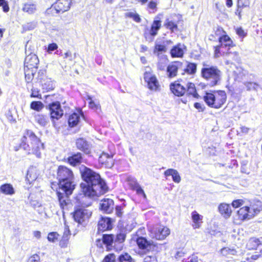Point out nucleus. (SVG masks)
<instances>
[{"label":"nucleus","mask_w":262,"mask_h":262,"mask_svg":"<svg viewBox=\"0 0 262 262\" xmlns=\"http://www.w3.org/2000/svg\"><path fill=\"white\" fill-rule=\"evenodd\" d=\"M226 59V64H232L233 61H236L238 59V54L236 52H228L223 55Z\"/></svg>","instance_id":"31"},{"label":"nucleus","mask_w":262,"mask_h":262,"mask_svg":"<svg viewBox=\"0 0 262 262\" xmlns=\"http://www.w3.org/2000/svg\"><path fill=\"white\" fill-rule=\"evenodd\" d=\"M187 92L189 95H191L196 97L198 94L196 93L195 85L192 83H188L187 84Z\"/></svg>","instance_id":"41"},{"label":"nucleus","mask_w":262,"mask_h":262,"mask_svg":"<svg viewBox=\"0 0 262 262\" xmlns=\"http://www.w3.org/2000/svg\"><path fill=\"white\" fill-rule=\"evenodd\" d=\"M161 21L160 20H154L150 30V34L155 36L157 34L158 30L161 28Z\"/></svg>","instance_id":"36"},{"label":"nucleus","mask_w":262,"mask_h":262,"mask_svg":"<svg viewBox=\"0 0 262 262\" xmlns=\"http://www.w3.org/2000/svg\"><path fill=\"white\" fill-rule=\"evenodd\" d=\"M92 213L91 210L81 207L75 210L73 217L74 220L78 224H82L89 220L92 215Z\"/></svg>","instance_id":"7"},{"label":"nucleus","mask_w":262,"mask_h":262,"mask_svg":"<svg viewBox=\"0 0 262 262\" xmlns=\"http://www.w3.org/2000/svg\"><path fill=\"white\" fill-rule=\"evenodd\" d=\"M24 71L26 81L29 83L32 80L36 70L24 68Z\"/></svg>","instance_id":"37"},{"label":"nucleus","mask_w":262,"mask_h":262,"mask_svg":"<svg viewBox=\"0 0 262 262\" xmlns=\"http://www.w3.org/2000/svg\"><path fill=\"white\" fill-rule=\"evenodd\" d=\"M236 251L233 249L224 248L221 249V253L224 256H228L230 255H235Z\"/></svg>","instance_id":"45"},{"label":"nucleus","mask_w":262,"mask_h":262,"mask_svg":"<svg viewBox=\"0 0 262 262\" xmlns=\"http://www.w3.org/2000/svg\"><path fill=\"white\" fill-rule=\"evenodd\" d=\"M70 235L71 233L69 228L66 224H65L64 230L62 237L69 239Z\"/></svg>","instance_id":"57"},{"label":"nucleus","mask_w":262,"mask_h":262,"mask_svg":"<svg viewBox=\"0 0 262 262\" xmlns=\"http://www.w3.org/2000/svg\"><path fill=\"white\" fill-rule=\"evenodd\" d=\"M191 219L192 220V227L194 229L199 228L202 223L203 216L200 215L196 211L191 213Z\"/></svg>","instance_id":"23"},{"label":"nucleus","mask_w":262,"mask_h":262,"mask_svg":"<svg viewBox=\"0 0 262 262\" xmlns=\"http://www.w3.org/2000/svg\"><path fill=\"white\" fill-rule=\"evenodd\" d=\"M170 90L173 94L178 96L183 95L186 92V88L180 83L171 84Z\"/></svg>","instance_id":"19"},{"label":"nucleus","mask_w":262,"mask_h":262,"mask_svg":"<svg viewBox=\"0 0 262 262\" xmlns=\"http://www.w3.org/2000/svg\"><path fill=\"white\" fill-rule=\"evenodd\" d=\"M35 121L40 126H45L49 122V118L47 115L38 113L35 115Z\"/></svg>","instance_id":"29"},{"label":"nucleus","mask_w":262,"mask_h":262,"mask_svg":"<svg viewBox=\"0 0 262 262\" xmlns=\"http://www.w3.org/2000/svg\"><path fill=\"white\" fill-rule=\"evenodd\" d=\"M159 60L157 63V68L159 70L164 71L168 63V59L165 56L162 55L158 57Z\"/></svg>","instance_id":"32"},{"label":"nucleus","mask_w":262,"mask_h":262,"mask_svg":"<svg viewBox=\"0 0 262 262\" xmlns=\"http://www.w3.org/2000/svg\"><path fill=\"white\" fill-rule=\"evenodd\" d=\"M196 64L189 62L187 64L184 71L188 74H193L196 72Z\"/></svg>","instance_id":"40"},{"label":"nucleus","mask_w":262,"mask_h":262,"mask_svg":"<svg viewBox=\"0 0 262 262\" xmlns=\"http://www.w3.org/2000/svg\"><path fill=\"white\" fill-rule=\"evenodd\" d=\"M201 75L207 81L208 85L213 86L217 85L221 80L222 72L216 66L203 64Z\"/></svg>","instance_id":"4"},{"label":"nucleus","mask_w":262,"mask_h":262,"mask_svg":"<svg viewBox=\"0 0 262 262\" xmlns=\"http://www.w3.org/2000/svg\"><path fill=\"white\" fill-rule=\"evenodd\" d=\"M125 238V236L123 233H120L116 236V241H117L119 243H122Z\"/></svg>","instance_id":"61"},{"label":"nucleus","mask_w":262,"mask_h":262,"mask_svg":"<svg viewBox=\"0 0 262 262\" xmlns=\"http://www.w3.org/2000/svg\"><path fill=\"white\" fill-rule=\"evenodd\" d=\"M218 209L225 218L229 217L231 214L232 210L229 204L222 203L219 206Z\"/></svg>","instance_id":"21"},{"label":"nucleus","mask_w":262,"mask_h":262,"mask_svg":"<svg viewBox=\"0 0 262 262\" xmlns=\"http://www.w3.org/2000/svg\"><path fill=\"white\" fill-rule=\"evenodd\" d=\"M20 146L28 154L34 155L38 158H41V152L44 149L43 144L30 130H27L24 133Z\"/></svg>","instance_id":"2"},{"label":"nucleus","mask_w":262,"mask_h":262,"mask_svg":"<svg viewBox=\"0 0 262 262\" xmlns=\"http://www.w3.org/2000/svg\"><path fill=\"white\" fill-rule=\"evenodd\" d=\"M57 194L58 195L60 207L63 209L69 203V200L68 199V196L69 195H67L64 192L59 189V191H57Z\"/></svg>","instance_id":"22"},{"label":"nucleus","mask_w":262,"mask_h":262,"mask_svg":"<svg viewBox=\"0 0 262 262\" xmlns=\"http://www.w3.org/2000/svg\"><path fill=\"white\" fill-rule=\"evenodd\" d=\"M58 46L56 43H52L48 45L47 52L49 54H51L52 52L57 50Z\"/></svg>","instance_id":"54"},{"label":"nucleus","mask_w":262,"mask_h":262,"mask_svg":"<svg viewBox=\"0 0 262 262\" xmlns=\"http://www.w3.org/2000/svg\"><path fill=\"white\" fill-rule=\"evenodd\" d=\"M0 7H3L4 12H8L9 11V7L8 2L5 0H0Z\"/></svg>","instance_id":"53"},{"label":"nucleus","mask_w":262,"mask_h":262,"mask_svg":"<svg viewBox=\"0 0 262 262\" xmlns=\"http://www.w3.org/2000/svg\"><path fill=\"white\" fill-rule=\"evenodd\" d=\"M244 201L242 200H236L232 202V205L233 207L237 208L243 204Z\"/></svg>","instance_id":"60"},{"label":"nucleus","mask_w":262,"mask_h":262,"mask_svg":"<svg viewBox=\"0 0 262 262\" xmlns=\"http://www.w3.org/2000/svg\"><path fill=\"white\" fill-rule=\"evenodd\" d=\"M69 58V59L70 60V61H72L73 59V56H72V53L68 51H67L64 54V56H63V58L64 59H66V58Z\"/></svg>","instance_id":"64"},{"label":"nucleus","mask_w":262,"mask_h":262,"mask_svg":"<svg viewBox=\"0 0 262 262\" xmlns=\"http://www.w3.org/2000/svg\"><path fill=\"white\" fill-rule=\"evenodd\" d=\"M112 220L107 217H101L98 222V230L99 231H104L110 230L112 228Z\"/></svg>","instance_id":"16"},{"label":"nucleus","mask_w":262,"mask_h":262,"mask_svg":"<svg viewBox=\"0 0 262 262\" xmlns=\"http://www.w3.org/2000/svg\"><path fill=\"white\" fill-rule=\"evenodd\" d=\"M31 91H32V93H31V97H37V98H39V96H40V94H39V90L36 89V88H32L31 89Z\"/></svg>","instance_id":"59"},{"label":"nucleus","mask_w":262,"mask_h":262,"mask_svg":"<svg viewBox=\"0 0 262 262\" xmlns=\"http://www.w3.org/2000/svg\"><path fill=\"white\" fill-rule=\"evenodd\" d=\"M143 262H157V260L155 256L149 255L144 258Z\"/></svg>","instance_id":"58"},{"label":"nucleus","mask_w":262,"mask_h":262,"mask_svg":"<svg viewBox=\"0 0 262 262\" xmlns=\"http://www.w3.org/2000/svg\"><path fill=\"white\" fill-rule=\"evenodd\" d=\"M133 189L136 190V192L138 194H142L144 198H146V194L144 193L143 189L141 188L140 185L136 182H134V185L133 186Z\"/></svg>","instance_id":"47"},{"label":"nucleus","mask_w":262,"mask_h":262,"mask_svg":"<svg viewBox=\"0 0 262 262\" xmlns=\"http://www.w3.org/2000/svg\"><path fill=\"white\" fill-rule=\"evenodd\" d=\"M51 118L54 122V119L58 120L63 114L59 102H53L49 105Z\"/></svg>","instance_id":"9"},{"label":"nucleus","mask_w":262,"mask_h":262,"mask_svg":"<svg viewBox=\"0 0 262 262\" xmlns=\"http://www.w3.org/2000/svg\"><path fill=\"white\" fill-rule=\"evenodd\" d=\"M116 214L118 217H121L123 214L122 208L121 206H117L116 207Z\"/></svg>","instance_id":"63"},{"label":"nucleus","mask_w":262,"mask_h":262,"mask_svg":"<svg viewBox=\"0 0 262 262\" xmlns=\"http://www.w3.org/2000/svg\"><path fill=\"white\" fill-rule=\"evenodd\" d=\"M69 239L67 238L62 237L59 241V246L61 248H66L68 246L69 244Z\"/></svg>","instance_id":"55"},{"label":"nucleus","mask_w":262,"mask_h":262,"mask_svg":"<svg viewBox=\"0 0 262 262\" xmlns=\"http://www.w3.org/2000/svg\"><path fill=\"white\" fill-rule=\"evenodd\" d=\"M0 192L6 195H13L15 193V190L13 186L8 183L1 186Z\"/></svg>","instance_id":"30"},{"label":"nucleus","mask_w":262,"mask_h":262,"mask_svg":"<svg viewBox=\"0 0 262 262\" xmlns=\"http://www.w3.org/2000/svg\"><path fill=\"white\" fill-rule=\"evenodd\" d=\"M76 145L78 149L82 151L86 154H89L91 152V144L83 138H80L76 140Z\"/></svg>","instance_id":"15"},{"label":"nucleus","mask_w":262,"mask_h":262,"mask_svg":"<svg viewBox=\"0 0 262 262\" xmlns=\"http://www.w3.org/2000/svg\"><path fill=\"white\" fill-rule=\"evenodd\" d=\"M36 27V23L35 22H30L24 24L23 26V28L24 31H30L34 29Z\"/></svg>","instance_id":"49"},{"label":"nucleus","mask_w":262,"mask_h":262,"mask_svg":"<svg viewBox=\"0 0 262 262\" xmlns=\"http://www.w3.org/2000/svg\"><path fill=\"white\" fill-rule=\"evenodd\" d=\"M118 262H135V260L127 253L121 254L118 257Z\"/></svg>","instance_id":"38"},{"label":"nucleus","mask_w":262,"mask_h":262,"mask_svg":"<svg viewBox=\"0 0 262 262\" xmlns=\"http://www.w3.org/2000/svg\"><path fill=\"white\" fill-rule=\"evenodd\" d=\"M38 63L37 56L34 54H30L25 58L24 68L36 70Z\"/></svg>","instance_id":"11"},{"label":"nucleus","mask_w":262,"mask_h":262,"mask_svg":"<svg viewBox=\"0 0 262 262\" xmlns=\"http://www.w3.org/2000/svg\"><path fill=\"white\" fill-rule=\"evenodd\" d=\"M38 176V170L35 167H30L27 172L26 180L30 184L35 181Z\"/></svg>","instance_id":"20"},{"label":"nucleus","mask_w":262,"mask_h":262,"mask_svg":"<svg viewBox=\"0 0 262 262\" xmlns=\"http://www.w3.org/2000/svg\"><path fill=\"white\" fill-rule=\"evenodd\" d=\"M59 235L56 232H50L48 235V240L52 243H56L58 241Z\"/></svg>","instance_id":"46"},{"label":"nucleus","mask_w":262,"mask_h":262,"mask_svg":"<svg viewBox=\"0 0 262 262\" xmlns=\"http://www.w3.org/2000/svg\"><path fill=\"white\" fill-rule=\"evenodd\" d=\"M236 70L233 71L235 75L236 76V79H241L242 76L244 75V71L241 67H235Z\"/></svg>","instance_id":"50"},{"label":"nucleus","mask_w":262,"mask_h":262,"mask_svg":"<svg viewBox=\"0 0 262 262\" xmlns=\"http://www.w3.org/2000/svg\"><path fill=\"white\" fill-rule=\"evenodd\" d=\"M222 48L221 45L214 47V57H219L220 56V49Z\"/></svg>","instance_id":"62"},{"label":"nucleus","mask_w":262,"mask_h":262,"mask_svg":"<svg viewBox=\"0 0 262 262\" xmlns=\"http://www.w3.org/2000/svg\"><path fill=\"white\" fill-rule=\"evenodd\" d=\"M116 255L113 253H110L106 255L102 262H115Z\"/></svg>","instance_id":"51"},{"label":"nucleus","mask_w":262,"mask_h":262,"mask_svg":"<svg viewBox=\"0 0 262 262\" xmlns=\"http://www.w3.org/2000/svg\"><path fill=\"white\" fill-rule=\"evenodd\" d=\"M250 5L249 0H237L238 8H244L248 7Z\"/></svg>","instance_id":"52"},{"label":"nucleus","mask_w":262,"mask_h":262,"mask_svg":"<svg viewBox=\"0 0 262 262\" xmlns=\"http://www.w3.org/2000/svg\"><path fill=\"white\" fill-rule=\"evenodd\" d=\"M248 91L256 90L257 91L258 85L255 82H247L244 83Z\"/></svg>","instance_id":"48"},{"label":"nucleus","mask_w":262,"mask_h":262,"mask_svg":"<svg viewBox=\"0 0 262 262\" xmlns=\"http://www.w3.org/2000/svg\"><path fill=\"white\" fill-rule=\"evenodd\" d=\"M114 238V236L113 234H103L102 238L103 242L108 246L112 245Z\"/></svg>","instance_id":"42"},{"label":"nucleus","mask_w":262,"mask_h":262,"mask_svg":"<svg viewBox=\"0 0 262 262\" xmlns=\"http://www.w3.org/2000/svg\"><path fill=\"white\" fill-rule=\"evenodd\" d=\"M237 215L238 218L243 221L250 220L253 217V214L250 212L248 206L241 208L237 211Z\"/></svg>","instance_id":"18"},{"label":"nucleus","mask_w":262,"mask_h":262,"mask_svg":"<svg viewBox=\"0 0 262 262\" xmlns=\"http://www.w3.org/2000/svg\"><path fill=\"white\" fill-rule=\"evenodd\" d=\"M219 42L222 47L232 46V41L227 35H223L220 37Z\"/></svg>","instance_id":"34"},{"label":"nucleus","mask_w":262,"mask_h":262,"mask_svg":"<svg viewBox=\"0 0 262 262\" xmlns=\"http://www.w3.org/2000/svg\"><path fill=\"white\" fill-rule=\"evenodd\" d=\"M164 175L166 177L171 176L172 180L177 183H179L181 180L178 171L174 169H168L164 172Z\"/></svg>","instance_id":"25"},{"label":"nucleus","mask_w":262,"mask_h":262,"mask_svg":"<svg viewBox=\"0 0 262 262\" xmlns=\"http://www.w3.org/2000/svg\"><path fill=\"white\" fill-rule=\"evenodd\" d=\"M249 211L253 214V217L257 214L261 209V203L259 201L256 202V203L251 204L249 207Z\"/></svg>","instance_id":"35"},{"label":"nucleus","mask_w":262,"mask_h":262,"mask_svg":"<svg viewBox=\"0 0 262 262\" xmlns=\"http://www.w3.org/2000/svg\"><path fill=\"white\" fill-rule=\"evenodd\" d=\"M114 207V203L113 200L104 199L100 203V208L106 213H111Z\"/></svg>","instance_id":"17"},{"label":"nucleus","mask_w":262,"mask_h":262,"mask_svg":"<svg viewBox=\"0 0 262 262\" xmlns=\"http://www.w3.org/2000/svg\"><path fill=\"white\" fill-rule=\"evenodd\" d=\"M184 46L181 44H178V45L173 47L171 50L170 54L172 57H181L183 55V48Z\"/></svg>","instance_id":"28"},{"label":"nucleus","mask_w":262,"mask_h":262,"mask_svg":"<svg viewBox=\"0 0 262 262\" xmlns=\"http://www.w3.org/2000/svg\"><path fill=\"white\" fill-rule=\"evenodd\" d=\"M262 237L257 238L256 237L250 238L247 244V247L249 250L256 249L259 245H262Z\"/></svg>","instance_id":"24"},{"label":"nucleus","mask_w":262,"mask_h":262,"mask_svg":"<svg viewBox=\"0 0 262 262\" xmlns=\"http://www.w3.org/2000/svg\"><path fill=\"white\" fill-rule=\"evenodd\" d=\"M144 78L147 83L148 88L153 91H157L159 88V84L156 77L150 73L145 72Z\"/></svg>","instance_id":"10"},{"label":"nucleus","mask_w":262,"mask_h":262,"mask_svg":"<svg viewBox=\"0 0 262 262\" xmlns=\"http://www.w3.org/2000/svg\"><path fill=\"white\" fill-rule=\"evenodd\" d=\"M73 0H57L54 7L57 13H63L68 11L71 6Z\"/></svg>","instance_id":"12"},{"label":"nucleus","mask_w":262,"mask_h":262,"mask_svg":"<svg viewBox=\"0 0 262 262\" xmlns=\"http://www.w3.org/2000/svg\"><path fill=\"white\" fill-rule=\"evenodd\" d=\"M68 162L73 166H76L81 163L82 154L80 152H77L69 157L68 159Z\"/></svg>","instance_id":"27"},{"label":"nucleus","mask_w":262,"mask_h":262,"mask_svg":"<svg viewBox=\"0 0 262 262\" xmlns=\"http://www.w3.org/2000/svg\"><path fill=\"white\" fill-rule=\"evenodd\" d=\"M37 82L41 85L43 92H48L54 89V84L51 78L46 75L45 70H40L36 77Z\"/></svg>","instance_id":"6"},{"label":"nucleus","mask_w":262,"mask_h":262,"mask_svg":"<svg viewBox=\"0 0 262 262\" xmlns=\"http://www.w3.org/2000/svg\"><path fill=\"white\" fill-rule=\"evenodd\" d=\"M180 62H172L166 68V75L168 78H172L177 75L179 69L182 67Z\"/></svg>","instance_id":"13"},{"label":"nucleus","mask_w":262,"mask_h":262,"mask_svg":"<svg viewBox=\"0 0 262 262\" xmlns=\"http://www.w3.org/2000/svg\"><path fill=\"white\" fill-rule=\"evenodd\" d=\"M81 173L85 183H81L80 186L85 196H98L108 191V187L99 173L87 167H84Z\"/></svg>","instance_id":"1"},{"label":"nucleus","mask_w":262,"mask_h":262,"mask_svg":"<svg viewBox=\"0 0 262 262\" xmlns=\"http://www.w3.org/2000/svg\"><path fill=\"white\" fill-rule=\"evenodd\" d=\"M27 262H40V257L37 254H34L29 257Z\"/></svg>","instance_id":"56"},{"label":"nucleus","mask_w":262,"mask_h":262,"mask_svg":"<svg viewBox=\"0 0 262 262\" xmlns=\"http://www.w3.org/2000/svg\"><path fill=\"white\" fill-rule=\"evenodd\" d=\"M164 25L167 29H170L172 31L177 30L178 29L177 25L169 19L166 20Z\"/></svg>","instance_id":"43"},{"label":"nucleus","mask_w":262,"mask_h":262,"mask_svg":"<svg viewBox=\"0 0 262 262\" xmlns=\"http://www.w3.org/2000/svg\"><path fill=\"white\" fill-rule=\"evenodd\" d=\"M227 96L225 91L206 92L203 97L206 103L211 107L219 108L225 103Z\"/></svg>","instance_id":"5"},{"label":"nucleus","mask_w":262,"mask_h":262,"mask_svg":"<svg viewBox=\"0 0 262 262\" xmlns=\"http://www.w3.org/2000/svg\"><path fill=\"white\" fill-rule=\"evenodd\" d=\"M136 242L140 249L146 250L147 251H149L156 246L153 242L148 241L145 238L143 237H138Z\"/></svg>","instance_id":"14"},{"label":"nucleus","mask_w":262,"mask_h":262,"mask_svg":"<svg viewBox=\"0 0 262 262\" xmlns=\"http://www.w3.org/2000/svg\"><path fill=\"white\" fill-rule=\"evenodd\" d=\"M37 10V6L35 4L26 3L23 5L22 11L28 14H33Z\"/></svg>","instance_id":"26"},{"label":"nucleus","mask_w":262,"mask_h":262,"mask_svg":"<svg viewBox=\"0 0 262 262\" xmlns=\"http://www.w3.org/2000/svg\"><path fill=\"white\" fill-rule=\"evenodd\" d=\"M43 107V104L41 101H33L30 104V108L37 111H39Z\"/></svg>","instance_id":"44"},{"label":"nucleus","mask_w":262,"mask_h":262,"mask_svg":"<svg viewBox=\"0 0 262 262\" xmlns=\"http://www.w3.org/2000/svg\"><path fill=\"white\" fill-rule=\"evenodd\" d=\"M80 115L79 114L74 113L70 116L68 122L69 126L71 127H74L78 124L79 122Z\"/></svg>","instance_id":"33"},{"label":"nucleus","mask_w":262,"mask_h":262,"mask_svg":"<svg viewBox=\"0 0 262 262\" xmlns=\"http://www.w3.org/2000/svg\"><path fill=\"white\" fill-rule=\"evenodd\" d=\"M59 189L67 195H71L75 189L74 174L71 170L63 166H60L57 171Z\"/></svg>","instance_id":"3"},{"label":"nucleus","mask_w":262,"mask_h":262,"mask_svg":"<svg viewBox=\"0 0 262 262\" xmlns=\"http://www.w3.org/2000/svg\"><path fill=\"white\" fill-rule=\"evenodd\" d=\"M150 236L158 240H163L169 234L170 230L166 227H159L150 230Z\"/></svg>","instance_id":"8"},{"label":"nucleus","mask_w":262,"mask_h":262,"mask_svg":"<svg viewBox=\"0 0 262 262\" xmlns=\"http://www.w3.org/2000/svg\"><path fill=\"white\" fill-rule=\"evenodd\" d=\"M166 48L165 45L156 43L154 50V54L157 55L158 57L160 56V54L162 52H165Z\"/></svg>","instance_id":"39"}]
</instances>
